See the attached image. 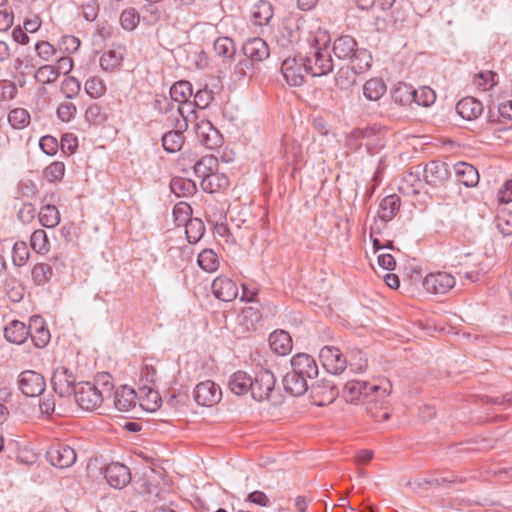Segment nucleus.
<instances>
[{
    "label": "nucleus",
    "mask_w": 512,
    "mask_h": 512,
    "mask_svg": "<svg viewBox=\"0 0 512 512\" xmlns=\"http://www.w3.org/2000/svg\"><path fill=\"white\" fill-rule=\"evenodd\" d=\"M81 90V83L75 77H67L61 84V92L68 99L75 98Z\"/></svg>",
    "instance_id": "nucleus-52"
},
{
    "label": "nucleus",
    "mask_w": 512,
    "mask_h": 512,
    "mask_svg": "<svg viewBox=\"0 0 512 512\" xmlns=\"http://www.w3.org/2000/svg\"><path fill=\"white\" fill-rule=\"evenodd\" d=\"M92 385L98 386V389L100 390L104 399L110 398L112 396L113 383L112 376L109 373L103 372L97 374L95 377V382L92 383Z\"/></svg>",
    "instance_id": "nucleus-50"
},
{
    "label": "nucleus",
    "mask_w": 512,
    "mask_h": 512,
    "mask_svg": "<svg viewBox=\"0 0 512 512\" xmlns=\"http://www.w3.org/2000/svg\"><path fill=\"white\" fill-rule=\"evenodd\" d=\"M77 108L71 102H63L57 108V116L62 122H70L76 115Z\"/></svg>",
    "instance_id": "nucleus-61"
},
{
    "label": "nucleus",
    "mask_w": 512,
    "mask_h": 512,
    "mask_svg": "<svg viewBox=\"0 0 512 512\" xmlns=\"http://www.w3.org/2000/svg\"><path fill=\"white\" fill-rule=\"evenodd\" d=\"M283 386L287 393L295 397L302 396L310 387L306 378L291 371L287 372L283 377Z\"/></svg>",
    "instance_id": "nucleus-26"
},
{
    "label": "nucleus",
    "mask_w": 512,
    "mask_h": 512,
    "mask_svg": "<svg viewBox=\"0 0 512 512\" xmlns=\"http://www.w3.org/2000/svg\"><path fill=\"white\" fill-rule=\"evenodd\" d=\"M413 90L414 88L411 85L398 83L392 91V98L394 102L401 105L410 104L413 101Z\"/></svg>",
    "instance_id": "nucleus-40"
},
{
    "label": "nucleus",
    "mask_w": 512,
    "mask_h": 512,
    "mask_svg": "<svg viewBox=\"0 0 512 512\" xmlns=\"http://www.w3.org/2000/svg\"><path fill=\"white\" fill-rule=\"evenodd\" d=\"M455 278L447 272L428 274L423 280L424 289L433 294H445L455 286Z\"/></svg>",
    "instance_id": "nucleus-10"
},
{
    "label": "nucleus",
    "mask_w": 512,
    "mask_h": 512,
    "mask_svg": "<svg viewBox=\"0 0 512 512\" xmlns=\"http://www.w3.org/2000/svg\"><path fill=\"white\" fill-rule=\"evenodd\" d=\"M156 381V369L153 366L145 365L142 367L140 372V383L139 391H145L147 387H150Z\"/></svg>",
    "instance_id": "nucleus-58"
},
{
    "label": "nucleus",
    "mask_w": 512,
    "mask_h": 512,
    "mask_svg": "<svg viewBox=\"0 0 512 512\" xmlns=\"http://www.w3.org/2000/svg\"><path fill=\"white\" fill-rule=\"evenodd\" d=\"M195 133L200 143L209 149L216 148L221 142L219 132L208 120H201L196 123Z\"/></svg>",
    "instance_id": "nucleus-21"
},
{
    "label": "nucleus",
    "mask_w": 512,
    "mask_h": 512,
    "mask_svg": "<svg viewBox=\"0 0 512 512\" xmlns=\"http://www.w3.org/2000/svg\"><path fill=\"white\" fill-rule=\"evenodd\" d=\"M497 74L492 71H482L475 75L474 84L482 90H488L496 85Z\"/></svg>",
    "instance_id": "nucleus-55"
},
{
    "label": "nucleus",
    "mask_w": 512,
    "mask_h": 512,
    "mask_svg": "<svg viewBox=\"0 0 512 512\" xmlns=\"http://www.w3.org/2000/svg\"><path fill=\"white\" fill-rule=\"evenodd\" d=\"M85 119L90 124H100L105 120L102 108L98 104L90 105L85 111Z\"/></svg>",
    "instance_id": "nucleus-63"
},
{
    "label": "nucleus",
    "mask_w": 512,
    "mask_h": 512,
    "mask_svg": "<svg viewBox=\"0 0 512 512\" xmlns=\"http://www.w3.org/2000/svg\"><path fill=\"white\" fill-rule=\"evenodd\" d=\"M304 57H306L308 62L306 65L310 70V74L314 77L327 75L333 70V61L326 48L320 46L311 47L310 52Z\"/></svg>",
    "instance_id": "nucleus-4"
},
{
    "label": "nucleus",
    "mask_w": 512,
    "mask_h": 512,
    "mask_svg": "<svg viewBox=\"0 0 512 512\" xmlns=\"http://www.w3.org/2000/svg\"><path fill=\"white\" fill-rule=\"evenodd\" d=\"M311 396L318 406L331 404L339 395L337 385L329 379H321L310 385Z\"/></svg>",
    "instance_id": "nucleus-8"
},
{
    "label": "nucleus",
    "mask_w": 512,
    "mask_h": 512,
    "mask_svg": "<svg viewBox=\"0 0 512 512\" xmlns=\"http://www.w3.org/2000/svg\"><path fill=\"white\" fill-rule=\"evenodd\" d=\"M63 265L58 256L49 258L48 262L35 263L31 270L32 281L37 286L46 285L53 277V269Z\"/></svg>",
    "instance_id": "nucleus-13"
},
{
    "label": "nucleus",
    "mask_w": 512,
    "mask_h": 512,
    "mask_svg": "<svg viewBox=\"0 0 512 512\" xmlns=\"http://www.w3.org/2000/svg\"><path fill=\"white\" fill-rule=\"evenodd\" d=\"M30 329L31 333H29V336L36 347L43 348L49 343L50 332L40 316L31 317Z\"/></svg>",
    "instance_id": "nucleus-25"
},
{
    "label": "nucleus",
    "mask_w": 512,
    "mask_h": 512,
    "mask_svg": "<svg viewBox=\"0 0 512 512\" xmlns=\"http://www.w3.org/2000/svg\"><path fill=\"white\" fill-rule=\"evenodd\" d=\"M276 379L274 374L269 371L262 369L251 376V388L250 393L254 400L263 401L267 399L274 389Z\"/></svg>",
    "instance_id": "nucleus-6"
},
{
    "label": "nucleus",
    "mask_w": 512,
    "mask_h": 512,
    "mask_svg": "<svg viewBox=\"0 0 512 512\" xmlns=\"http://www.w3.org/2000/svg\"><path fill=\"white\" fill-rule=\"evenodd\" d=\"M456 111L465 120H475L482 114L483 104L473 97H465L457 103Z\"/></svg>",
    "instance_id": "nucleus-23"
},
{
    "label": "nucleus",
    "mask_w": 512,
    "mask_h": 512,
    "mask_svg": "<svg viewBox=\"0 0 512 512\" xmlns=\"http://www.w3.org/2000/svg\"><path fill=\"white\" fill-rule=\"evenodd\" d=\"M170 189L178 197H188L196 192V185L190 179L178 177L171 180Z\"/></svg>",
    "instance_id": "nucleus-35"
},
{
    "label": "nucleus",
    "mask_w": 512,
    "mask_h": 512,
    "mask_svg": "<svg viewBox=\"0 0 512 512\" xmlns=\"http://www.w3.org/2000/svg\"><path fill=\"white\" fill-rule=\"evenodd\" d=\"M205 232V226L200 219H190L185 226V233L189 243H197Z\"/></svg>",
    "instance_id": "nucleus-43"
},
{
    "label": "nucleus",
    "mask_w": 512,
    "mask_h": 512,
    "mask_svg": "<svg viewBox=\"0 0 512 512\" xmlns=\"http://www.w3.org/2000/svg\"><path fill=\"white\" fill-rule=\"evenodd\" d=\"M436 100V94L428 86H422L413 90V101L419 106L429 107Z\"/></svg>",
    "instance_id": "nucleus-41"
},
{
    "label": "nucleus",
    "mask_w": 512,
    "mask_h": 512,
    "mask_svg": "<svg viewBox=\"0 0 512 512\" xmlns=\"http://www.w3.org/2000/svg\"><path fill=\"white\" fill-rule=\"evenodd\" d=\"M114 405L120 412H129L137 404V395L134 389L123 385L114 392Z\"/></svg>",
    "instance_id": "nucleus-22"
},
{
    "label": "nucleus",
    "mask_w": 512,
    "mask_h": 512,
    "mask_svg": "<svg viewBox=\"0 0 512 512\" xmlns=\"http://www.w3.org/2000/svg\"><path fill=\"white\" fill-rule=\"evenodd\" d=\"M269 345L278 355H286L292 349V339L284 330L274 331L269 336Z\"/></svg>",
    "instance_id": "nucleus-28"
},
{
    "label": "nucleus",
    "mask_w": 512,
    "mask_h": 512,
    "mask_svg": "<svg viewBox=\"0 0 512 512\" xmlns=\"http://www.w3.org/2000/svg\"><path fill=\"white\" fill-rule=\"evenodd\" d=\"M141 15L135 8L124 9L120 14V24L127 31L134 30L139 22Z\"/></svg>",
    "instance_id": "nucleus-45"
},
{
    "label": "nucleus",
    "mask_w": 512,
    "mask_h": 512,
    "mask_svg": "<svg viewBox=\"0 0 512 512\" xmlns=\"http://www.w3.org/2000/svg\"><path fill=\"white\" fill-rule=\"evenodd\" d=\"M457 181L466 187H475L479 182L477 169L466 162H458L453 166Z\"/></svg>",
    "instance_id": "nucleus-24"
},
{
    "label": "nucleus",
    "mask_w": 512,
    "mask_h": 512,
    "mask_svg": "<svg viewBox=\"0 0 512 512\" xmlns=\"http://www.w3.org/2000/svg\"><path fill=\"white\" fill-rule=\"evenodd\" d=\"M400 208V198L396 194H391L383 198L379 204L378 217L383 222L393 219Z\"/></svg>",
    "instance_id": "nucleus-29"
},
{
    "label": "nucleus",
    "mask_w": 512,
    "mask_h": 512,
    "mask_svg": "<svg viewBox=\"0 0 512 512\" xmlns=\"http://www.w3.org/2000/svg\"><path fill=\"white\" fill-rule=\"evenodd\" d=\"M39 221L46 228H54L60 222V213L56 206L47 204L39 211Z\"/></svg>",
    "instance_id": "nucleus-37"
},
{
    "label": "nucleus",
    "mask_w": 512,
    "mask_h": 512,
    "mask_svg": "<svg viewBox=\"0 0 512 512\" xmlns=\"http://www.w3.org/2000/svg\"><path fill=\"white\" fill-rule=\"evenodd\" d=\"M29 250L25 242H16L12 249V260L14 265L24 266L29 259Z\"/></svg>",
    "instance_id": "nucleus-51"
},
{
    "label": "nucleus",
    "mask_w": 512,
    "mask_h": 512,
    "mask_svg": "<svg viewBox=\"0 0 512 512\" xmlns=\"http://www.w3.org/2000/svg\"><path fill=\"white\" fill-rule=\"evenodd\" d=\"M332 51L336 58L349 61L358 72H365L371 66L372 56L369 51L359 48L356 40L350 35H342L335 39Z\"/></svg>",
    "instance_id": "nucleus-1"
},
{
    "label": "nucleus",
    "mask_w": 512,
    "mask_h": 512,
    "mask_svg": "<svg viewBox=\"0 0 512 512\" xmlns=\"http://www.w3.org/2000/svg\"><path fill=\"white\" fill-rule=\"evenodd\" d=\"M65 174V165L63 162L55 161L44 170L45 178L50 182L62 180Z\"/></svg>",
    "instance_id": "nucleus-54"
},
{
    "label": "nucleus",
    "mask_w": 512,
    "mask_h": 512,
    "mask_svg": "<svg viewBox=\"0 0 512 512\" xmlns=\"http://www.w3.org/2000/svg\"><path fill=\"white\" fill-rule=\"evenodd\" d=\"M218 169V160L213 155L201 157L193 166L194 173L199 178L215 177Z\"/></svg>",
    "instance_id": "nucleus-31"
},
{
    "label": "nucleus",
    "mask_w": 512,
    "mask_h": 512,
    "mask_svg": "<svg viewBox=\"0 0 512 512\" xmlns=\"http://www.w3.org/2000/svg\"><path fill=\"white\" fill-rule=\"evenodd\" d=\"M193 394L197 404L202 406H212L218 403L222 396L220 387L210 380L197 384Z\"/></svg>",
    "instance_id": "nucleus-12"
},
{
    "label": "nucleus",
    "mask_w": 512,
    "mask_h": 512,
    "mask_svg": "<svg viewBox=\"0 0 512 512\" xmlns=\"http://www.w3.org/2000/svg\"><path fill=\"white\" fill-rule=\"evenodd\" d=\"M193 95L192 85L188 81H179L170 88L172 102L183 103Z\"/></svg>",
    "instance_id": "nucleus-38"
},
{
    "label": "nucleus",
    "mask_w": 512,
    "mask_h": 512,
    "mask_svg": "<svg viewBox=\"0 0 512 512\" xmlns=\"http://www.w3.org/2000/svg\"><path fill=\"white\" fill-rule=\"evenodd\" d=\"M175 130L168 131L162 136V146L168 153H175L181 150L185 137L183 132L187 130L188 124L185 120H176Z\"/></svg>",
    "instance_id": "nucleus-15"
},
{
    "label": "nucleus",
    "mask_w": 512,
    "mask_h": 512,
    "mask_svg": "<svg viewBox=\"0 0 512 512\" xmlns=\"http://www.w3.org/2000/svg\"><path fill=\"white\" fill-rule=\"evenodd\" d=\"M75 381L76 378L74 374L66 367H58L55 369L51 378L53 390L60 397H68L74 394L77 386L75 385Z\"/></svg>",
    "instance_id": "nucleus-9"
},
{
    "label": "nucleus",
    "mask_w": 512,
    "mask_h": 512,
    "mask_svg": "<svg viewBox=\"0 0 512 512\" xmlns=\"http://www.w3.org/2000/svg\"><path fill=\"white\" fill-rule=\"evenodd\" d=\"M39 147L45 154L53 156L57 153L59 145L55 137L45 135L40 138Z\"/></svg>",
    "instance_id": "nucleus-62"
},
{
    "label": "nucleus",
    "mask_w": 512,
    "mask_h": 512,
    "mask_svg": "<svg viewBox=\"0 0 512 512\" xmlns=\"http://www.w3.org/2000/svg\"><path fill=\"white\" fill-rule=\"evenodd\" d=\"M47 457L53 466L68 468L75 463L76 452L66 444H56L47 451Z\"/></svg>",
    "instance_id": "nucleus-14"
},
{
    "label": "nucleus",
    "mask_w": 512,
    "mask_h": 512,
    "mask_svg": "<svg viewBox=\"0 0 512 512\" xmlns=\"http://www.w3.org/2000/svg\"><path fill=\"white\" fill-rule=\"evenodd\" d=\"M106 87L103 81L97 77H90L85 82V91L92 98H99L105 93Z\"/></svg>",
    "instance_id": "nucleus-53"
},
{
    "label": "nucleus",
    "mask_w": 512,
    "mask_h": 512,
    "mask_svg": "<svg viewBox=\"0 0 512 512\" xmlns=\"http://www.w3.org/2000/svg\"><path fill=\"white\" fill-rule=\"evenodd\" d=\"M389 393L390 391L385 387L359 380L347 381L342 389L344 400L356 405L367 404L369 406L383 400Z\"/></svg>",
    "instance_id": "nucleus-2"
},
{
    "label": "nucleus",
    "mask_w": 512,
    "mask_h": 512,
    "mask_svg": "<svg viewBox=\"0 0 512 512\" xmlns=\"http://www.w3.org/2000/svg\"><path fill=\"white\" fill-rule=\"evenodd\" d=\"M123 56L115 50L105 52L100 58V66L106 71H113L121 65Z\"/></svg>",
    "instance_id": "nucleus-48"
},
{
    "label": "nucleus",
    "mask_w": 512,
    "mask_h": 512,
    "mask_svg": "<svg viewBox=\"0 0 512 512\" xmlns=\"http://www.w3.org/2000/svg\"><path fill=\"white\" fill-rule=\"evenodd\" d=\"M8 121L14 129H23L30 123V114L24 108H15L9 112Z\"/></svg>",
    "instance_id": "nucleus-44"
},
{
    "label": "nucleus",
    "mask_w": 512,
    "mask_h": 512,
    "mask_svg": "<svg viewBox=\"0 0 512 512\" xmlns=\"http://www.w3.org/2000/svg\"><path fill=\"white\" fill-rule=\"evenodd\" d=\"M253 17L255 22L259 25L268 24L270 19L273 17V9L270 2L262 0L260 1L253 11Z\"/></svg>",
    "instance_id": "nucleus-42"
},
{
    "label": "nucleus",
    "mask_w": 512,
    "mask_h": 512,
    "mask_svg": "<svg viewBox=\"0 0 512 512\" xmlns=\"http://www.w3.org/2000/svg\"><path fill=\"white\" fill-rule=\"evenodd\" d=\"M140 393L144 397V401H146V408L148 410L155 411L161 406V396L152 386L147 387L145 391H140Z\"/></svg>",
    "instance_id": "nucleus-56"
},
{
    "label": "nucleus",
    "mask_w": 512,
    "mask_h": 512,
    "mask_svg": "<svg viewBox=\"0 0 512 512\" xmlns=\"http://www.w3.org/2000/svg\"><path fill=\"white\" fill-rule=\"evenodd\" d=\"M261 319V314L258 309L253 307L244 308L237 317L238 325L243 327L244 331L254 329L255 324Z\"/></svg>",
    "instance_id": "nucleus-36"
},
{
    "label": "nucleus",
    "mask_w": 512,
    "mask_h": 512,
    "mask_svg": "<svg viewBox=\"0 0 512 512\" xmlns=\"http://www.w3.org/2000/svg\"><path fill=\"white\" fill-rule=\"evenodd\" d=\"M195 104L194 102H190L189 100H186L183 103H177L176 107L174 106V103L170 104V111L176 110L177 114L181 117L180 120H185L188 123V116L190 114H193L195 112ZM176 120H179L178 118Z\"/></svg>",
    "instance_id": "nucleus-60"
},
{
    "label": "nucleus",
    "mask_w": 512,
    "mask_h": 512,
    "mask_svg": "<svg viewBox=\"0 0 512 512\" xmlns=\"http://www.w3.org/2000/svg\"><path fill=\"white\" fill-rule=\"evenodd\" d=\"M30 244L32 249L37 252L44 254L49 251V240L44 230H35L30 238Z\"/></svg>",
    "instance_id": "nucleus-47"
},
{
    "label": "nucleus",
    "mask_w": 512,
    "mask_h": 512,
    "mask_svg": "<svg viewBox=\"0 0 512 512\" xmlns=\"http://www.w3.org/2000/svg\"><path fill=\"white\" fill-rule=\"evenodd\" d=\"M31 333L30 325L27 327L23 322L14 320L4 329V336L7 341L15 344H22Z\"/></svg>",
    "instance_id": "nucleus-27"
},
{
    "label": "nucleus",
    "mask_w": 512,
    "mask_h": 512,
    "mask_svg": "<svg viewBox=\"0 0 512 512\" xmlns=\"http://www.w3.org/2000/svg\"><path fill=\"white\" fill-rule=\"evenodd\" d=\"M17 385L19 390L27 397L39 396L46 388L44 377L33 370L22 371L18 375Z\"/></svg>",
    "instance_id": "nucleus-7"
},
{
    "label": "nucleus",
    "mask_w": 512,
    "mask_h": 512,
    "mask_svg": "<svg viewBox=\"0 0 512 512\" xmlns=\"http://www.w3.org/2000/svg\"><path fill=\"white\" fill-rule=\"evenodd\" d=\"M386 91V85L380 78H372L363 86V95L371 101L379 100Z\"/></svg>",
    "instance_id": "nucleus-32"
},
{
    "label": "nucleus",
    "mask_w": 512,
    "mask_h": 512,
    "mask_svg": "<svg viewBox=\"0 0 512 512\" xmlns=\"http://www.w3.org/2000/svg\"><path fill=\"white\" fill-rule=\"evenodd\" d=\"M74 397L77 404L84 410L92 411L104 401L98 386L91 382H81L76 386Z\"/></svg>",
    "instance_id": "nucleus-5"
},
{
    "label": "nucleus",
    "mask_w": 512,
    "mask_h": 512,
    "mask_svg": "<svg viewBox=\"0 0 512 512\" xmlns=\"http://www.w3.org/2000/svg\"><path fill=\"white\" fill-rule=\"evenodd\" d=\"M291 372L309 381L318 375V366L310 355L300 353L291 359Z\"/></svg>",
    "instance_id": "nucleus-16"
},
{
    "label": "nucleus",
    "mask_w": 512,
    "mask_h": 512,
    "mask_svg": "<svg viewBox=\"0 0 512 512\" xmlns=\"http://www.w3.org/2000/svg\"><path fill=\"white\" fill-rule=\"evenodd\" d=\"M496 225L501 234L508 236L512 234V213L502 211L497 215Z\"/></svg>",
    "instance_id": "nucleus-57"
},
{
    "label": "nucleus",
    "mask_w": 512,
    "mask_h": 512,
    "mask_svg": "<svg viewBox=\"0 0 512 512\" xmlns=\"http://www.w3.org/2000/svg\"><path fill=\"white\" fill-rule=\"evenodd\" d=\"M214 50L219 56L232 59L235 52L234 41L229 37H219L214 42Z\"/></svg>",
    "instance_id": "nucleus-46"
},
{
    "label": "nucleus",
    "mask_w": 512,
    "mask_h": 512,
    "mask_svg": "<svg viewBox=\"0 0 512 512\" xmlns=\"http://www.w3.org/2000/svg\"><path fill=\"white\" fill-rule=\"evenodd\" d=\"M197 263L201 269L209 273L216 271L219 267L217 254L212 249L202 250L198 255Z\"/></svg>",
    "instance_id": "nucleus-39"
},
{
    "label": "nucleus",
    "mask_w": 512,
    "mask_h": 512,
    "mask_svg": "<svg viewBox=\"0 0 512 512\" xmlns=\"http://www.w3.org/2000/svg\"><path fill=\"white\" fill-rule=\"evenodd\" d=\"M213 100V92L207 89L198 90L194 95V104L200 109H204L209 106Z\"/></svg>",
    "instance_id": "nucleus-64"
},
{
    "label": "nucleus",
    "mask_w": 512,
    "mask_h": 512,
    "mask_svg": "<svg viewBox=\"0 0 512 512\" xmlns=\"http://www.w3.org/2000/svg\"><path fill=\"white\" fill-rule=\"evenodd\" d=\"M306 57L302 55L286 58L281 65V72L290 86H300L304 83L305 75L310 73Z\"/></svg>",
    "instance_id": "nucleus-3"
},
{
    "label": "nucleus",
    "mask_w": 512,
    "mask_h": 512,
    "mask_svg": "<svg viewBox=\"0 0 512 512\" xmlns=\"http://www.w3.org/2000/svg\"><path fill=\"white\" fill-rule=\"evenodd\" d=\"M105 478L111 487L121 489L131 481V474L127 466L116 462L106 467Z\"/></svg>",
    "instance_id": "nucleus-19"
},
{
    "label": "nucleus",
    "mask_w": 512,
    "mask_h": 512,
    "mask_svg": "<svg viewBox=\"0 0 512 512\" xmlns=\"http://www.w3.org/2000/svg\"><path fill=\"white\" fill-rule=\"evenodd\" d=\"M242 51L252 62H262L270 55L268 44L259 37H253L244 42Z\"/></svg>",
    "instance_id": "nucleus-20"
},
{
    "label": "nucleus",
    "mask_w": 512,
    "mask_h": 512,
    "mask_svg": "<svg viewBox=\"0 0 512 512\" xmlns=\"http://www.w3.org/2000/svg\"><path fill=\"white\" fill-rule=\"evenodd\" d=\"M17 92L18 89L14 82L6 79L0 80V101L13 100Z\"/></svg>",
    "instance_id": "nucleus-59"
},
{
    "label": "nucleus",
    "mask_w": 512,
    "mask_h": 512,
    "mask_svg": "<svg viewBox=\"0 0 512 512\" xmlns=\"http://www.w3.org/2000/svg\"><path fill=\"white\" fill-rule=\"evenodd\" d=\"M59 76V70H56L54 66L44 65L37 69L34 78L38 83L50 84L57 80Z\"/></svg>",
    "instance_id": "nucleus-49"
},
{
    "label": "nucleus",
    "mask_w": 512,
    "mask_h": 512,
    "mask_svg": "<svg viewBox=\"0 0 512 512\" xmlns=\"http://www.w3.org/2000/svg\"><path fill=\"white\" fill-rule=\"evenodd\" d=\"M157 4L156 2H145L141 7V18L148 25H155L164 17L161 7Z\"/></svg>",
    "instance_id": "nucleus-34"
},
{
    "label": "nucleus",
    "mask_w": 512,
    "mask_h": 512,
    "mask_svg": "<svg viewBox=\"0 0 512 512\" xmlns=\"http://www.w3.org/2000/svg\"><path fill=\"white\" fill-rule=\"evenodd\" d=\"M213 295L224 302L233 301L238 296L237 284L226 276H218L211 284Z\"/></svg>",
    "instance_id": "nucleus-17"
},
{
    "label": "nucleus",
    "mask_w": 512,
    "mask_h": 512,
    "mask_svg": "<svg viewBox=\"0 0 512 512\" xmlns=\"http://www.w3.org/2000/svg\"><path fill=\"white\" fill-rule=\"evenodd\" d=\"M424 179L432 186L443 185L450 178L449 167L441 161H431L424 168Z\"/></svg>",
    "instance_id": "nucleus-18"
},
{
    "label": "nucleus",
    "mask_w": 512,
    "mask_h": 512,
    "mask_svg": "<svg viewBox=\"0 0 512 512\" xmlns=\"http://www.w3.org/2000/svg\"><path fill=\"white\" fill-rule=\"evenodd\" d=\"M319 358L326 370L335 375L342 373L347 367V360L334 346L323 347L320 350Z\"/></svg>",
    "instance_id": "nucleus-11"
},
{
    "label": "nucleus",
    "mask_w": 512,
    "mask_h": 512,
    "mask_svg": "<svg viewBox=\"0 0 512 512\" xmlns=\"http://www.w3.org/2000/svg\"><path fill=\"white\" fill-rule=\"evenodd\" d=\"M361 73L353 69L352 64L343 67L336 74L335 85L341 90H347L355 84L356 75Z\"/></svg>",
    "instance_id": "nucleus-33"
},
{
    "label": "nucleus",
    "mask_w": 512,
    "mask_h": 512,
    "mask_svg": "<svg viewBox=\"0 0 512 512\" xmlns=\"http://www.w3.org/2000/svg\"><path fill=\"white\" fill-rule=\"evenodd\" d=\"M228 387L235 395H244L250 392L251 376L244 371H237L229 377Z\"/></svg>",
    "instance_id": "nucleus-30"
}]
</instances>
